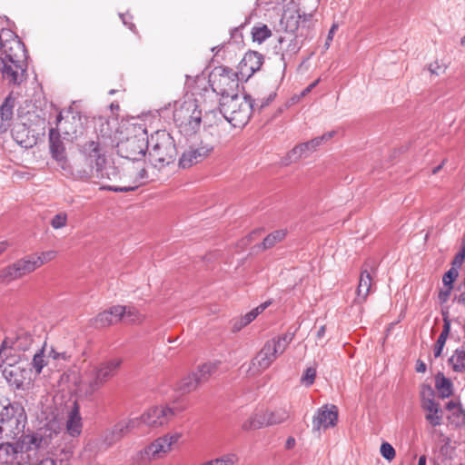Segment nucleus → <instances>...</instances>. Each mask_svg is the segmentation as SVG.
Here are the masks:
<instances>
[{
	"instance_id": "nucleus-19",
	"label": "nucleus",
	"mask_w": 465,
	"mask_h": 465,
	"mask_svg": "<svg viewBox=\"0 0 465 465\" xmlns=\"http://www.w3.org/2000/svg\"><path fill=\"white\" fill-rule=\"evenodd\" d=\"M375 270L376 264L374 262L364 263L361 272L359 284L356 291V297L353 300V303L362 304L366 301L371 288V272H374Z\"/></svg>"
},
{
	"instance_id": "nucleus-20",
	"label": "nucleus",
	"mask_w": 465,
	"mask_h": 465,
	"mask_svg": "<svg viewBox=\"0 0 465 465\" xmlns=\"http://www.w3.org/2000/svg\"><path fill=\"white\" fill-rule=\"evenodd\" d=\"M31 459V454L26 453L19 442L0 443V464L14 465L17 460Z\"/></svg>"
},
{
	"instance_id": "nucleus-49",
	"label": "nucleus",
	"mask_w": 465,
	"mask_h": 465,
	"mask_svg": "<svg viewBox=\"0 0 465 465\" xmlns=\"http://www.w3.org/2000/svg\"><path fill=\"white\" fill-rule=\"evenodd\" d=\"M32 256H33L34 261H35V259L38 261H41V265H43L45 262L53 260L56 256V252L51 250V251L43 252L40 255L35 254Z\"/></svg>"
},
{
	"instance_id": "nucleus-23",
	"label": "nucleus",
	"mask_w": 465,
	"mask_h": 465,
	"mask_svg": "<svg viewBox=\"0 0 465 465\" xmlns=\"http://www.w3.org/2000/svg\"><path fill=\"white\" fill-rule=\"evenodd\" d=\"M3 376L7 383L17 389H23L26 380H30L29 371L19 364L8 363L3 370Z\"/></svg>"
},
{
	"instance_id": "nucleus-35",
	"label": "nucleus",
	"mask_w": 465,
	"mask_h": 465,
	"mask_svg": "<svg viewBox=\"0 0 465 465\" xmlns=\"http://www.w3.org/2000/svg\"><path fill=\"white\" fill-rule=\"evenodd\" d=\"M435 387L440 396L443 399L448 398L452 394V382L441 372H439L435 376Z\"/></svg>"
},
{
	"instance_id": "nucleus-17",
	"label": "nucleus",
	"mask_w": 465,
	"mask_h": 465,
	"mask_svg": "<svg viewBox=\"0 0 465 465\" xmlns=\"http://www.w3.org/2000/svg\"><path fill=\"white\" fill-rule=\"evenodd\" d=\"M213 150V145L203 143L190 146L180 157L179 166L185 169L201 163L210 155Z\"/></svg>"
},
{
	"instance_id": "nucleus-5",
	"label": "nucleus",
	"mask_w": 465,
	"mask_h": 465,
	"mask_svg": "<svg viewBox=\"0 0 465 465\" xmlns=\"http://www.w3.org/2000/svg\"><path fill=\"white\" fill-rule=\"evenodd\" d=\"M148 159L155 168H163L173 163L176 148L173 137L163 130H158L149 140Z\"/></svg>"
},
{
	"instance_id": "nucleus-64",
	"label": "nucleus",
	"mask_w": 465,
	"mask_h": 465,
	"mask_svg": "<svg viewBox=\"0 0 465 465\" xmlns=\"http://www.w3.org/2000/svg\"><path fill=\"white\" fill-rule=\"evenodd\" d=\"M35 465H57V464H56L54 460H53L51 458H46V459H44V460H40Z\"/></svg>"
},
{
	"instance_id": "nucleus-3",
	"label": "nucleus",
	"mask_w": 465,
	"mask_h": 465,
	"mask_svg": "<svg viewBox=\"0 0 465 465\" xmlns=\"http://www.w3.org/2000/svg\"><path fill=\"white\" fill-rule=\"evenodd\" d=\"M122 362L121 358H111L87 368L77 384L79 394L86 398L94 395L117 374Z\"/></svg>"
},
{
	"instance_id": "nucleus-11",
	"label": "nucleus",
	"mask_w": 465,
	"mask_h": 465,
	"mask_svg": "<svg viewBox=\"0 0 465 465\" xmlns=\"http://www.w3.org/2000/svg\"><path fill=\"white\" fill-rule=\"evenodd\" d=\"M185 409L184 404H178L173 407L154 406L148 409L141 415L143 423L149 427H158L168 423L177 413Z\"/></svg>"
},
{
	"instance_id": "nucleus-31",
	"label": "nucleus",
	"mask_w": 465,
	"mask_h": 465,
	"mask_svg": "<svg viewBox=\"0 0 465 465\" xmlns=\"http://www.w3.org/2000/svg\"><path fill=\"white\" fill-rule=\"evenodd\" d=\"M49 142H50V151L52 153L53 157L59 162H62L65 159L64 154V146L63 143L60 140L59 131L55 128H51L49 131Z\"/></svg>"
},
{
	"instance_id": "nucleus-41",
	"label": "nucleus",
	"mask_w": 465,
	"mask_h": 465,
	"mask_svg": "<svg viewBox=\"0 0 465 465\" xmlns=\"http://www.w3.org/2000/svg\"><path fill=\"white\" fill-rule=\"evenodd\" d=\"M17 270L15 264H11L0 271V282L1 283H9L12 281L19 279Z\"/></svg>"
},
{
	"instance_id": "nucleus-51",
	"label": "nucleus",
	"mask_w": 465,
	"mask_h": 465,
	"mask_svg": "<svg viewBox=\"0 0 465 465\" xmlns=\"http://www.w3.org/2000/svg\"><path fill=\"white\" fill-rule=\"evenodd\" d=\"M465 259V247H463L454 257L451 267H455L459 271V268L462 265Z\"/></svg>"
},
{
	"instance_id": "nucleus-44",
	"label": "nucleus",
	"mask_w": 465,
	"mask_h": 465,
	"mask_svg": "<svg viewBox=\"0 0 465 465\" xmlns=\"http://www.w3.org/2000/svg\"><path fill=\"white\" fill-rule=\"evenodd\" d=\"M271 304V302H265L256 308L252 309L249 312H247L245 315L242 316L244 322L248 325L252 321L256 319V317L261 314L269 305Z\"/></svg>"
},
{
	"instance_id": "nucleus-7",
	"label": "nucleus",
	"mask_w": 465,
	"mask_h": 465,
	"mask_svg": "<svg viewBox=\"0 0 465 465\" xmlns=\"http://www.w3.org/2000/svg\"><path fill=\"white\" fill-rule=\"evenodd\" d=\"M293 333H284L268 340L262 350L252 361L250 371L259 373L268 369L271 364L282 355L293 339Z\"/></svg>"
},
{
	"instance_id": "nucleus-47",
	"label": "nucleus",
	"mask_w": 465,
	"mask_h": 465,
	"mask_svg": "<svg viewBox=\"0 0 465 465\" xmlns=\"http://www.w3.org/2000/svg\"><path fill=\"white\" fill-rule=\"evenodd\" d=\"M380 452L381 456L389 461L392 460L396 455L394 448L389 442H383L381 445Z\"/></svg>"
},
{
	"instance_id": "nucleus-39",
	"label": "nucleus",
	"mask_w": 465,
	"mask_h": 465,
	"mask_svg": "<svg viewBox=\"0 0 465 465\" xmlns=\"http://www.w3.org/2000/svg\"><path fill=\"white\" fill-rule=\"evenodd\" d=\"M124 312L121 314V320H124L128 323H141L144 316L133 306H122Z\"/></svg>"
},
{
	"instance_id": "nucleus-16",
	"label": "nucleus",
	"mask_w": 465,
	"mask_h": 465,
	"mask_svg": "<svg viewBox=\"0 0 465 465\" xmlns=\"http://www.w3.org/2000/svg\"><path fill=\"white\" fill-rule=\"evenodd\" d=\"M239 78L238 74L232 69L218 67L213 73L210 82L213 90L223 97V91L224 94L231 95L229 91L238 86Z\"/></svg>"
},
{
	"instance_id": "nucleus-56",
	"label": "nucleus",
	"mask_w": 465,
	"mask_h": 465,
	"mask_svg": "<svg viewBox=\"0 0 465 465\" xmlns=\"http://www.w3.org/2000/svg\"><path fill=\"white\" fill-rule=\"evenodd\" d=\"M114 429L115 430V431L117 432L118 436L120 437V439H122L123 437H124L127 433H129L130 431L126 429V426H125V423H124L122 420L117 422L114 426Z\"/></svg>"
},
{
	"instance_id": "nucleus-28",
	"label": "nucleus",
	"mask_w": 465,
	"mask_h": 465,
	"mask_svg": "<svg viewBox=\"0 0 465 465\" xmlns=\"http://www.w3.org/2000/svg\"><path fill=\"white\" fill-rule=\"evenodd\" d=\"M313 153V149L308 143V142L302 143L292 148L287 155L282 159V163L283 165H289L292 163H296L302 158L309 157Z\"/></svg>"
},
{
	"instance_id": "nucleus-40",
	"label": "nucleus",
	"mask_w": 465,
	"mask_h": 465,
	"mask_svg": "<svg viewBox=\"0 0 465 465\" xmlns=\"http://www.w3.org/2000/svg\"><path fill=\"white\" fill-rule=\"evenodd\" d=\"M285 230H277L272 232L264 238L262 242L263 249H269L273 247L277 242L282 241L285 238Z\"/></svg>"
},
{
	"instance_id": "nucleus-59",
	"label": "nucleus",
	"mask_w": 465,
	"mask_h": 465,
	"mask_svg": "<svg viewBox=\"0 0 465 465\" xmlns=\"http://www.w3.org/2000/svg\"><path fill=\"white\" fill-rule=\"evenodd\" d=\"M335 134H336L335 131H330V132H327V133H325L322 135L318 136V137H319L320 141L322 142V143H323L331 140Z\"/></svg>"
},
{
	"instance_id": "nucleus-34",
	"label": "nucleus",
	"mask_w": 465,
	"mask_h": 465,
	"mask_svg": "<svg viewBox=\"0 0 465 465\" xmlns=\"http://www.w3.org/2000/svg\"><path fill=\"white\" fill-rule=\"evenodd\" d=\"M34 343V337L27 331H21L12 342V348L15 351H28Z\"/></svg>"
},
{
	"instance_id": "nucleus-58",
	"label": "nucleus",
	"mask_w": 465,
	"mask_h": 465,
	"mask_svg": "<svg viewBox=\"0 0 465 465\" xmlns=\"http://www.w3.org/2000/svg\"><path fill=\"white\" fill-rule=\"evenodd\" d=\"M335 134H336L335 131H330V132H327V133H325L322 135L318 136V137H319L320 141L322 142V143H323L331 140Z\"/></svg>"
},
{
	"instance_id": "nucleus-6",
	"label": "nucleus",
	"mask_w": 465,
	"mask_h": 465,
	"mask_svg": "<svg viewBox=\"0 0 465 465\" xmlns=\"http://www.w3.org/2000/svg\"><path fill=\"white\" fill-rule=\"evenodd\" d=\"M128 134L117 143V152L123 158L139 162L145 157L149 148L147 131L142 124H134L129 128Z\"/></svg>"
},
{
	"instance_id": "nucleus-60",
	"label": "nucleus",
	"mask_w": 465,
	"mask_h": 465,
	"mask_svg": "<svg viewBox=\"0 0 465 465\" xmlns=\"http://www.w3.org/2000/svg\"><path fill=\"white\" fill-rule=\"evenodd\" d=\"M335 134H336L335 131H330V132H327V133H325L322 135L318 136V137H319L320 141L322 142V143H323L331 140Z\"/></svg>"
},
{
	"instance_id": "nucleus-50",
	"label": "nucleus",
	"mask_w": 465,
	"mask_h": 465,
	"mask_svg": "<svg viewBox=\"0 0 465 465\" xmlns=\"http://www.w3.org/2000/svg\"><path fill=\"white\" fill-rule=\"evenodd\" d=\"M447 339H448L447 337L440 334V336L437 340V342L435 344L434 350H433V353L436 358L440 357L441 355V352H442V350L446 343Z\"/></svg>"
},
{
	"instance_id": "nucleus-21",
	"label": "nucleus",
	"mask_w": 465,
	"mask_h": 465,
	"mask_svg": "<svg viewBox=\"0 0 465 465\" xmlns=\"http://www.w3.org/2000/svg\"><path fill=\"white\" fill-rule=\"evenodd\" d=\"M120 440V437L113 427L105 430L101 437L89 440L84 446V451L89 452L91 455L96 454L107 450Z\"/></svg>"
},
{
	"instance_id": "nucleus-24",
	"label": "nucleus",
	"mask_w": 465,
	"mask_h": 465,
	"mask_svg": "<svg viewBox=\"0 0 465 465\" xmlns=\"http://www.w3.org/2000/svg\"><path fill=\"white\" fill-rule=\"evenodd\" d=\"M338 420V412L336 406L331 405V409L327 406L318 410L316 415L312 420L313 430L320 431L321 429H328L335 426Z\"/></svg>"
},
{
	"instance_id": "nucleus-12",
	"label": "nucleus",
	"mask_w": 465,
	"mask_h": 465,
	"mask_svg": "<svg viewBox=\"0 0 465 465\" xmlns=\"http://www.w3.org/2000/svg\"><path fill=\"white\" fill-rule=\"evenodd\" d=\"M216 369V363L209 362L201 365L196 371H192L181 379L176 384V391L182 395L193 391L199 384L206 381Z\"/></svg>"
},
{
	"instance_id": "nucleus-26",
	"label": "nucleus",
	"mask_w": 465,
	"mask_h": 465,
	"mask_svg": "<svg viewBox=\"0 0 465 465\" xmlns=\"http://www.w3.org/2000/svg\"><path fill=\"white\" fill-rule=\"evenodd\" d=\"M65 427L67 433L73 438L78 437L82 433L83 421L76 403L68 413Z\"/></svg>"
},
{
	"instance_id": "nucleus-29",
	"label": "nucleus",
	"mask_w": 465,
	"mask_h": 465,
	"mask_svg": "<svg viewBox=\"0 0 465 465\" xmlns=\"http://www.w3.org/2000/svg\"><path fill=\"white\" fill-rule=\"evenodd\" d=\"M48 445L47 438L42 436L40 433H33L24 436L22 443L24 451L30 453V451H36L39 449H43Z\"/></svg>"
},
{
	"instance_id": "nucleus-37",
	"label": "nucleus",
	"mask_w": 465,
	"mask_h": 465,
	"mask_svg": "<svg viewBox=\"0 0 465 465\" xmlns=\"http://www.w3.org/2000/svg\"><path fill=\"white\" fill-rule=\"evenodd\" d=\"M268 415V420H270L271 426L277 425L284 422L290 417L289 411L284 407L276 408L272 411H266Z\"/></svg>"
},
{
	"instance_id": "nucleus-63",
	"label": "nucleus",
	"mask_w": 465,
	"mask_h": 465,
	"mask_svg": "<svg viewBox=\"0 0 465 465\" xmlns=\"http://www.w3.org/2000/svg\"><path fill=\"white\" fill-rule=\"evenodd\" d=\"M325 332H326V328H325V326H324V325H322V326L318 329V331H317V332H316V338H317V341H321V340L324 337Z\"/></svg>"
},
{
	"instance_id": "nucleus-9",
	"label": "nucleus",
	"mask_w": 465,
	"mask_h": 465,
	"mask_svg": "<svg viewBox=\"0 0 465 465\" xmlns=\"http://www.w3.org/2000/svg\"><path fill=\"white\" fill-rule=\"evenodd\" d=\"M26 414L24 407L17 402L8 401L0 408V435L14 439L24 431Z\"/></svg>"
},
{
	"instance_id": "nucleus-30",
	"label": "nucleus",
	"mask_w": 465,
	"mask_h": 465,
	"mask_svg": "<svg viewBox=\"0 0 465 465\" xmlns=\"http://www.w3.org/2000/svg\"><path fill=\"white\" fill-rule=\"evenodd\" d=\"M271 426L270 420H268V415L266 411L261 413H254L244 420L242 424V429L245 431L254 430L262 427Z\"/></svg>"
},
{
	"instance_id": "nucleus-45",
	"label": "nucleus",
	"mask_w": 465,
	"mask_h": 465,
	"mask_svg": "<svg viewBox=\"0 0 465 465\" xmlns=\"http://www.w3.org/2000/svg\"><path fill=\"white\" fill-rule=\"evenodd\" d=\"M67 220V213L65 212H60L52 218L50 224L55 230L62 229L66 226Z\"/></svg>"
},
{
	"instance_id": "nucleus-53",
	"label": "nucleus",
	"mask_w": 465,
	"mask_h": 465,
	"mask_svg": "<svg viewBox=\"0 0 465 465\" xmlns=\"http://www.w3.org/2000/svg\"><path fill=\"white\" fill-rule=\"evenodd\" d=\"M46 352L48 354V357L54 360L66 361L69 358L65 351L58 352L53 347H51L49 351H46Z\"/></svg>"
},
{
	"instance_id": "nucleus-61",
	"label": "nucleus",
	"mask_w": 465,
	"mask_h": 465,
	"mask_svg": "<svg viewBox=\"0 0 465 465\" xmlns=\"http://www.w3.org/2000/svg\"><path fill=\"white\" fill-rule=\"evenodd\" d=\"M308 143L313 149V152H315L317 150V148L322 144V142L320 141L319 137H315V138L312 139L311 141H308Z\"/></svg>"
},
{
	"instance_id": "nucleus-43",
	"label": "nucleus",
	"mask_w": 465,
	"mask_h": 465,
	"mask_svg": "<svg viewBox=\"0 0 465 465\" xmlns=\"http://www.w3.org/2000/svg\"><path fill=\"white\" fill-rule=\"evenodd\" d=\"M316 373L317 370L315 366L307 367L301 377V384L305 387L312 386L315 381Z\"/></svg>"
},
{
	"instance_id": "nucleus-36",
	"label": "nucleus",
	"mask_w": 465,
	"mask_h": 465,
	"mask_svg": "<svg viewBox=\"0 0 465 465\" xmlns=\"http://www.w3.org/2000/svg\"><path fill=\"white\" fill-rule=\"evenodd\" d=\"M449 362L454 371H465V350L456 349L449 359Z\"/></svg>"
},
{
	"instance_id": "nucleus-2",
	"label": "nucleus",
	"mask_w": 465,
	"mask_h": 465,
	"mask_svg": "<svg viewBox=\"0 0 465 465\" xmlns=\"http://www.w3.org/2000/svg\"><path fill=\"white\" fill-rule=\"evenodd\" d=\"M100 180L102 183H122L123 184H103L101 190H106L115 193H126L134 191L140 185H143L147 179V172L144 168H141L137 172H134L132 168L127 167L124 173H121L117 167L105 163L101 168L91 174Z\"/></svg>"
},
{
	"instance_id": "nucleus-8",
	"label": "nucleus",
	"mask_w": 465,
	"mask_h": 465,
	"mask_svg": "<svg viewBox=\"0 0 465 465\" xmlns=\"http://www.w3.org/2000/svg\"><path fill=\"white\" fill-rule=\"evenodd\" d=\"M173 120L180 132L190 136L199 131L202 124V111L196 100L187 99L174 104Z\"/></svg>"
},
{
	"instance_id": "nucleus-55",
	"label": "nucleus",
	"mask_w": 465,
	"mask_h": 465,
	"mask_svg": "<svg viewBox=\"0 0 465 465\" xmlns=\"http://www.w3.org/2000/svg\"><path fill=\"white\" fill-rule=\"evenodd\" d=\"M247 326L242 317L235 318L232 321V331L233 332L240 331L242 328Z\"/></svg>"
},
{
	"instance_id": "nucleus-18",
	"label": "nucleus",
	"mask_w": 465,
	"mask_h": 465,
	"mask_svg": "<svg viewBox=\"0 0 465 465\" xmlns=\"http://www.w3.org/2000/svg\"><path fill=\"white\" fill-rule=\"evenodd\" d=\"M263 56L255 51L247 52L238 65L236 72L242 80H248L255 72L260 70Z\"/></svg>"
},
{
	"instance_id": "nucleus-4",
	"label": "nucleus",
	"mask_w": 465,
	"mask_h": 465,
	"mask_svg": "<svg viewBox=\"0 0 465 465\" xmlns=\"http://www.w3.org/2000/svg\"><path fill=\"white\" fill-rule=\"evenodd\" d=\"M254 111L253 99L249 94L226 95L220 100V113L235 128L245 126Z\"/></svg>"
},
{
	"instance_id": "nucleus-14",
	"label": "nucleus",
	"mask_w": 465,
	"mask_h": 465,
	"mask_svg": "<svg viewBox=\"0 0 465 465\" xmlns=\"http://www.w3.org/2000/svg\"><path fill=\"white\" fill-rule=\"evenodd\" d=\"M83 153L89 170L79 171V177L88 179L92 173L106 163L105 151L98 142L90 141L83 146Z\"/></svg>"
},
{
	"instance_id": "nucleus-46",
	"label": "nucleus",
	"mask_w": 465,
	"mask_h": 465,
	"mask_svg": "<svg viewBox=\"0 0 465 465\" xmlns=\"http://www.w3.org/2000/svg\"><path fill=\"white\" fill-rule=\"evenodd\" d=\"M276 97V93L272 92L266 97L258 98L257 100H253L254 110L258 109L259 111L262 110L266 106H268Z\"/></svg>"
},
{
	"instance_id": "nucleus-10",
	"label": "nucleus",
	"mask_w": 465,
	"mask_h": 465,
	"mask_svg": "<svg viewBox=\"0 0 465 465\" xmlns=\"http://www.w3.org/2000/svg\"><path fill=\"white\" fill-rule=\"evenodd\" d=\"M181 436L180 433L175 432L157 438L140 451L141 459L154 460L165 457L172 450L173 445L178 442Z\"/></svg>"
},
{
	"instance_id": "nucleus-57",
	"label": "nucleus",
	"mask_w": 465,
	"mask_h": 465,
	"mask_svg": "<svg viewBox=\"0 0 465 465\" xmlns=\"http://www.w3.org/2000/svg\"><path fill=\"white\" fill-rule=\"evenodd\" d=\"M450 331V321L448 319V317L443 318V330L440 333V335H443L448 338Z\"/></svg>"
},
{
	"instance_id": "nucleus-52",
	"label": "nucleus",
	"mask_w": 465,
	"mask_h": 465,
	"mask_svg": "<svg viewBox=\"0 0 465 465\" xmlns=\"http://www.w3.org/2000/svg\"><path fill=\"white\" fill-rule=\"evenodd\" d=\"M124 423H125L126 429L131 432L136 428H139L143 423L141 420V416L138 418L130 419L127 420H122Z\"/></svg>"
},
{
	"instance_id": "nucleus-22",
	"label": "nucleus",
	"mask_w": 465,
	"mask_h": 465,
	"mask_svg": "<svg viewBox=\"0 0 465 465\" xmlns=\"http://www.w3.org/2000/svg\"><path fill=\"white\" fill-rule=\"evenodd\" d=\"M276 53L281 54L282 61L286 64L290 61L301 49V44L297 37L291 33H287L284 36H280L278 45L274 46Z\"/></svg>"
},
{
	"instance_id": "nucleus-33",
	"label": "nucleus",
	"mask_w": 465,
	"mask_h": 465,
	"mask_svg": "<svg viewBox=\"0 0 465 465\" xmlns=\"http://www.w3.org/2000/svg\"><path fill=\"white\" fill-rule=\"evenodd\" d=\"M47 351L46 342L43 344V346L38 349L33 356V360L31 362L32 371H35L36 375H39L43 369L47 365V361L45 359V353Z\"/></svg>"
},
{
	"instance_id": "nucleus-48",
	"label": "nucleus",
	"mask_w": 465,
	"mask_h": 465,
	"mask_svg": "<svg viewBox=\"0 0 465 465\" xmlns=\"http://www.w3.org/2000/svg\"><path fill=\"white\" fill-rule=\"evenodd\" d=\"M459 276V271L455 267H451L446 272L442 277L444 286H452L453 282Z\"/></svg>"
},
{
	"instance_id": "nucleus-42",
	"label": "nucleus",
	"mask_w": 465,
	"mask_h": 465,
	"mask_svg": "<svg viewBox=\"0 0 465 465\" xmlns=\"http://www.w3.org/2000/svg\"><path fill=\"white\" fill-rule=\"evenodd\" d=\"M449 420L451 425L455 427L465 426V410L459 405L456 411L449 416Z\"/></svg>"
},
{
	"instance_id": "nucleus-54",
	"label": "nucleus",
	"mask_w": 465,
	"mask_h": 465,
	"mask_svg": "<svg viewBox=\"0 0 465 465\" xmlns=\"http://www.w3.org/2000/svg\"><path fill=\"white\" fill-rule=\"evenodd\" d=\"M452 289H453V286H444V289L440 291L439 300L441 303H444L449 300Z\"/></svg>"
},
{
	"instance_id": "nucleus-27",
	"label": "nucleus",
	"mask_w": 465,
	"mask_h": 465,
	"mask_svg": "<svg viewBox=\"0 0 465 465\" xmlns=\"http://www.w3.org/2000/svg\"><path fill=\"white\" fill-rule=\"evenodd\" d=\"M15 104V98L10 94L0 106V134L5 133L10 125Z\"/></svg>"
},
{
	"instance_id": "nucleus-62",
	"label": "nucleus",
	"mask_w": 465,
	"mask_h": 465,
	"mask_svg": "<svg viewBox=\"0 0 465 465\" xmlns=\"http://www.w3.org/2000/svg\"><path fill=\"white\" fill-rule=\"evenodd\" d=\"M320 82V79L315 80L313 83L309 84L302 92V96L308 94Z\"/></svg>"
},
{
	"instance_id": "nucleus-32",
	"label": "nucleus",
	"mask_w": 465,
	"mask_h": 465,
	"mask_svg": "<svg viewBox=\"0 0 465 465\" xmlns=\"http://www.w3.org/2000/svg\"><path fill=\"white\" fill-rule=\"evenodd\" d=\"M18 275L21 277L34 272L35 269L41 266V261L35 259L34 261L33 256H27L23 259H20L14 262Z\"/></svg>"
},
{
	"instance_id": "nucleus-13",
	"label": "nucleus",
	"mask_w": 465,
	"mask_h": 465,
	"mask_svg": "<svg viewBox=\"0 0 465 465\" xmlns=\"http://www.w3.org/2000/svg\"><path fill=\"white\" fill-rule=\"evenodd\" d=\"M83 153L89 170L79 171V177L88 179L92 173L106 163L105 151L98 142L90 141L83 146Z\"/></svg>"
},
{
	"instance_id": "nucleus-38",
	"label": "nucleus",
	"mask_w": 465,
	"mask_h": 465,
	"mask_svg": "<svg viewBox=\"0 0 465 465\" xmlns=\"http://www.w3.org/2000/svg\"><path fill=\"white\" fill-rule=\"evenodd\" d=\"M252 36L253 42L262 44L272 36V31L266 25L258 24L252 28Z\"/></svg>"
},
{
	"instance_id": "nucleus-15",
	"label": "nucleus",
	"mask_w": 465,
	"mask_h": 465,
	"mask_svg": "<svg viewBox=\"0 0 465 465\" xmlns=\"http://www.w3.org/2000/svg\"><path fill=\"white\" fill-rule=\"evenodd\" d=\"M435 393L430 385H423L420 390V406L426 412L425 420L432 426L437 427L442 421V411L440 404L435 401Z\"/></svg>"
},
{
	"instance_id": "nucleus-25",
	"label": "nucleus",
	"mask_w": 465,
	"mask_h": 465,
	"mask_svg": "<svg viewBox=\"0 0 465 465\" xmlns=\"http://www.w3.org/2000/svg\"><path fill=\"white\" fill-rule=\"evenodd\" d=\"M124 309L121 305L111 307L107 311L99 313L94 320V325L96 328H104L114 324L121 321V314Z\"/></svg>"
},
{
	"instance_id": "nucleus-1",
	"label": "nucleus",
	"mask_w": 465,
	"mask_h": 465,
	"mask_svg": "<svg viewBox=\"0 0 465 465\" xmlns=\"http://www.w3.org/2000/svg\"><path fill=\"white\" fill-rule=\"evenodd\" d=\"M4 41L0 48V72L9 84L20 85L25 80L26 50L17 35L3 29Z\"/></svg>"
}]
</instances>
